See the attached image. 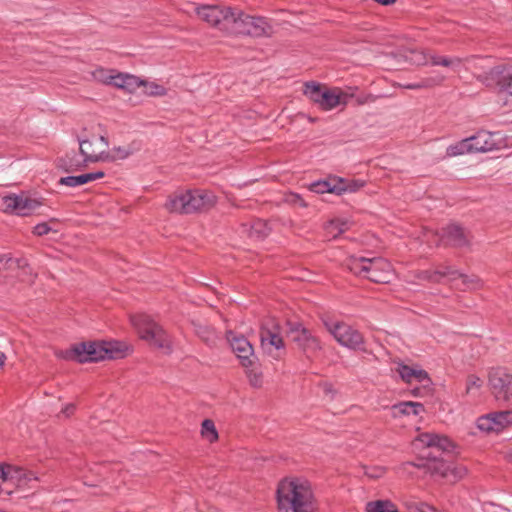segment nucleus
<instances>
[{
	"mask_svg": "<svg viewBox=\"0 0 512 512\" xmlns=\"http://www.w3.org/2000/svg\"><path fill=\"white\" fill-rule=\"evenodd\" d=\"M216 204V196L207 190H179L168 196L165 208L171 213L191 214L208 210Z\"/></svg>",
	"mask_w": 512,
	"mask_h": 512,
	"instance_id": "2",
	"label": "nucleus"
},
{
	"mask_svg": "<svg viewBox=\"0 0 512 512\" xmlns=\"http://www.w3.org/2000/svg\"><path fill=\"white\" fill-rule=\"evenodd\" d=\"M285 200L287 203L294 205V206H299V207H303V208H306L308 206V204L302 198V196L297 193H289L286 196Z\"/></svg>",
	"mask_w": 512,
	"mask_h": 512,
	"instance_id": "50",
	"label": "nucleus"
},
{
	"mask_svg": "<svg viewBox=\"0 0 512 512\" xmlns=\"http://www.w3.org/2000/svg\"><path fill=\"white\" fill-rule=\"evenodd\" d=\"M102 177H104V172L102 171L86 173L78 176H66L60 178L59 184L69 187H77L95 181Z\"/></svg>",
	"mask_w": 512,
	"mask_h": 512,
	"instance_id": "26",
	"label": "nucleus"
},
{
	"mask_svg": "<svg viewBox=\"0 0 512 512\" xmlns=\"http://www.w3.org/2000/svg\"><path fill=\"white\" fill-rule=\"evenodd\" d=\"M108 79L109 85L129 93L135 92L139 87L144 85V81L134 75L126 73H116L114 77H109Z\"/></svg>",
	"mask_w": 512,
	"mask_h": 512,
	"instance_id": "24",
	"label": "nucleus"
},
{
	"mask_svg": "<svg viewBox=\"0 0 512 512\" xmlns=\"http://www.w3.org/2000/svg\"><path fill=\"white\" fill-rule=\"evenodd\" d=\"M417 441L426 447L437 448L440 451L449 452L454 448L453 442L444 435L425 432L417 437Z\"/></svg>",
	"mask_w": 512,
	"mask_h": 512,
	"instance_id": "23",
	"label": "nucleus"
},
{
	"mask_svg": "<svg viewBox=\"0 0 512 512\" xmlns=\"http://www.w3.org/2000/svg\"><path fill=\"white\" fill-rule=\"evenodd\" d=\"M392 410H393V413L395 416H398V415L418 416L422 412H424V406H423V404H421L419 402L406 401V402H400L398 404L393 405Z\"/></svg>",
	"mask_w": 512,
	"mask_h": 512,
	"instance_id": "29",
	"label": "nucleus"
},
{
	"mask_svg": "<svg viewBox=\"0 0 512 512\" xmlns=\"http://www.w3.org/2000/svg\"><path fill=\"white\" fill-rule=\"evenodd\" d=\"M338 186L344 188L343 190V193L345 192H356L359 188L363 187L364 183L361 182H357V181H352V182H348L347 180L343 179V178H338Z\"/></svg>",
	"mask_w": 512,
	"mask_h": 512,
	"instance_id": "45",
	"label": "nucleus"
},
{
	"mask_svg": "<svg viewBox=\"0 0 512 512\" xmlns=\"http://www.w3.org/2000/svg\"><path fill=\"white\" fill-rule=\"evenodd\" d=\"M370 258L350 256L346 260V267L355 275L365 278Z\"/></svg>",
	"mask_w": 512,
	"mask_h": 512,
	"instance_id": "30",
	"label": "nucleus"
},
{
	"mask_svg": "<svg viewBox=\"0 0 512 512\" xmlns=\"http://www.w3.org/2000/svg\"><path fill=\"white\" fill-rule=\"evenodd\" d=\"M365 475L372 479H377L385 474L383 467H365Z\"/></svg>",
	"mask_w": 512,
	"mask_h": 512,
	"instance_id": "51",
	"label": "nucleus"
},
{
	"mask_svg": "<svg viewBox=\"0 0 512 512\" xmlns=\"http://www.w3.org/2000/svg\"><path fill=\"white\" fill-rule=\"evenodd\" d=\"M278 512H315L317 500L312 484L305 478L287 477L277 486Z\"/></svg>",
	"mask_w": 512,
	"mask_h": 512,
	"instance_id": "1",
	"label": "nucleus"
},
{
	"mask_svg": "<svg viewBox=\"0 0 512 512\" xmlns=\"http://www.w3.org/2000/svg\"><path fill=\"white\" fill-rule=\"evenodd\" d=\"M325 326L340 345L355 350L362 349L364 338L351 325L344 322H325Z\"/></svg>",
	"mask_w": 512,
	"mask_h": 512,
	"instance_id": "11",
	"label": "nucleus"
},
{
	"mask_svg": "<svg viewBox=\"0 0 512 512\" xmlns=\"http://www.w3.org/2000/svg\"><path fill=\"white\" fill-rule=\"evenodd\" d=\"M408 512H439L433 506L418 500H408L405 502Z\"/></svg>",
	"mask_w": 512,
	"mask_h": 512,
	"instance_id": "39",
	"label": "nucleus"
},
{
	"mask_svg": "<svg viewBox=\"0 0 512 512\" xmlns=\"http://www.w3.org/2000/svg\"><path fill=\"white\" fill-rule=\"evenodd\" d=\"M38 477L34 472L20 467L0 465V491L10 494L9 486L15 483L19 488H34Z\"/></svg>",
	"mask_w": 512,
	"mask_h": 512,
	"instance_id": "8",
	"label": "nucleus"
},
{
	"mask_svg": "<svg viewBox=\"0 0 512 512\" xmlns=\"http://www.w3.org/2000/svg\"><path fill=\"white\" fill-rule=\"evenodd\" d=\"M444 80L445 77L443 75L437 74L435 76L424 78L418 82L405 84L403 85V88L410 90L429 89L441 85Z\"/></svg>",
	"mask_w": 512,
	"mask_h": 512,
	"instance_id": "32",
	"label": "nucleus"
},
{
	"mask_svg": "<svg viewBox=\"0 0 512 512\" xmlns=\"http://www.w3.org/2000/svg\"><path fill=\"white\" fill-rule=\"evenodd\" d=\"M433 270L438 283H442L444 278H447L448 281L453 282L457 280V276L460 275V272L454 266L448 264H440Z\"/></svg>",
	"mask_w": 512,
	"mask_h": 512,
	"instance_id": "34",
	"label": "nucleus"
},
{
	"mask_svg": "<svg viewBox=\"0 0 512 512\" xmlns=\"http://www.w3.org/2000/svg\"><path fill=\"white\" fill-rule=\"evenodd\" d=\"M6 355L3 352H0V367H2L5 363Z\"/></svg>",
	"mask_w": 512,
	"mask_h": 512,
	"instance_id": "59",
	"label": "nucleus"
},
{
	"mask_svg": "<svg viewBox=\"0 0 512 512\" xmlns=\"http://www.w3.org/2000/svg\"><path fill=\"white\" fill-rule=\"evenodd\" d=\"M488 383L498 402L512 406V374L506 368H491Z\"/></svg>",
	"mask_w": 512,
	"mask_h": 512,
	"instance_id": "7",
	"label": "nucleus"
},
{
	"mask_svg": "<svg viewBox=\"0 0 512 512\" xmlns=\"http://www.w3.org/2000/svg\"><path fill=\"white\" fill-rule=\"evenodd\" d=\"M291 340L304 355L310 359L322 350L321 341L302 324L295 323L290 327Z\"/></svg>",
	"mask_w": 512,
	"mask_h": 512,
	"instance_id": "12",
	"label": "nucleus"
},
{
	"mask_svg": "<svg viewBox=\"0 0 512 512\" xmlns=\"http://www.w3.org/2000/svg\"><path fill=\"white\" fill-rule=\"evenodd\" d=\"M365 278L375 283H390L393 278L392 265L381 257L370 258Z\"/></svg>",
	"mask_w": 512,
	"mask_h": 512,
	"instance_id": "17",
	"label": "nucleus"
},
{
	"mask_svg": "<svg viewBox=\"0 0 512 512\" xmlns=\"http://www.w3.org/2000/svg\"><path fill=\"white\" fill-rule=\"evenodd\" d=\"M325 89H326L325 85H321L317 82L310 81V82L305 83L303 93L312 102H314L315 104H317L320 107V104L322 102V94H323V91H325Z\"/></svg>",
	"mask_w": 512,
	"mask_h": 512,
	"instance_id": "33",
	"label": "nucleus"
},
{
	"mask_svg": "<svg viewBox=\"0 0 512 512\" xmlns=\"http://www.w3.org/2000/svg\"><path fill=\"white\" fill-rule=\"evenodd\" d=\"M88 163L89 162H86L84 157L80 159L75 152L68 153L59 160V166L66 172L82 170Z\"/></svg>",
	"mask_w": 512,
	"mask_h": 512,
	"instance_id": "28",
	"label": "nucleus"
},
{
	"mask_svg": "<svg viewBox=\"0 0 512 512\" xmlns=\"http://www.w3.org/2000/svg\"><path fill=\"white\" fill-rule=\"evenodd\" d=\"M472 153H486L499 150L503 147V139L498 132L480 130L475 135L468 137Z\"/></svg>",
	"mask_w": 512,
	"mask_h": 512,
	"instance_id": "16",
	"label": "nucleus"
},
{
	"mask_svg": "<svg viewBox=\"0 0 512 512\" xmlns=\"http://www.w3.org/2000/svg\"><path fill=\"white\" fill-rule=\"evenodd\" d=\"M464 154H473L469 138L462 139L454 144H451L446 149V157H456Z\"/></svg>",
	"mask_w": 512,
	"mask_h": 512,
	"instance_id": "36",
	"label": "nucleus"
},
{
	"mask_svg": "<svg viewBox=\"0 0 512 512\" xmlns=\"http://www.w3.org/2000/svg\"><path fill=\"white\" fill-rule=\"evenodd\" d=\"M227 340L229 341L233 352L240 360L242 366H250L252 364L251 361H254V358H257L254 354L252 345L245 337L236 335L229 331L227 333Z\"/></svg>",
	"mask_w": 512,
	"mask_h": 512,
	"instance_id": "18",
	"label": "nucleus"
},
{
	"mask_svg": "<svg viewBox=\"0 0 512 512\" xmlns=\"http://www.w3.org/2000/svg\"><path fill=\"white\" fill-rule=\"evenodd\" d=\"M483 381L476 375H469L466 380V392L470 393L472 390H479Z\"/></svg>",
	"mask_w": 512,
	"mask_h": 512,
	"instance_id": "49",
	"label": "nucleus"
},
{
	"mask_svg": "<svg viewBox=\"0 0 512 512\" xmlns=\"http://www.w3.org/2000/svg\"><path fill=\"white\" fill-rule=\"evenodd\" d=\"M115 74H113V71H109V70H105V69H98L95 71L94 73V77L105 83V84H108L109 85V79H106V78H109V77H114Z\"/></svg>",
	"mask_w": 512,
	"mask_h": 512,
	"instance_id": "52",
	"label": "nucleus"
},
{
	"mask_svg": "<svg viewBox=\"0 0 512 512\" xmlns=\"http://www.w3.org/2000/svg\"><path fill=\"white\" fill-rule=\"evenodd\" d=\"M415 62L418 65H426L430 63L433 66H443L450 68L452 71H458L462 65V59L459 57H448L431 54L430 52L417 53Z\"/></svg>",
	"mask_w": 512,
	"mask_h": 512,
	"instance_id": "19",
	"label": "nucleus"
},
{
	"mask_svg": "<svg viewBox=\"0 0 512 512\" xmlns=\"http://www.w3.org/2000/svg\"><path fill=\"white\" fill-rule=\"evenodd\" d=\"M403 466L406 468V467H409V466L415 467L416 465L413 462H407Z\"/></svg>",
	"mask_w": 512,
	"mask_h": 512,
	"instance_id": "60",
	"label": "nucleus"
},
{
	"mask_svg": "<svg viewBox=\"0 0 512 512\" xmlns=\"http://www.w3.org/2000/svg\"><path fill=\"white\" fill-rule=\"evenodd\" d=\"M415 278L420 281H428L431 283H438L433 269L421 270L415 273Z\"/></svg>",
	"mask_w": 512,
	"mask_h": 512,
	"instance_id": "47",
	"label": "nucleus"
},
{
	"mask_svg": "<svg viewBox=\"0 0 512 512\" xmlns=\"http://www.w3.org/2000/svg\"><path fill=\"white\" fill-rule=\"evenodd\" d=\"M201 434L210 443L215 442L218 439V433L215 424L210 419H205L201 425Z\"/></svg>",
	"mask_w": 512,
	"mask_h": 512,
	"instance_id": "37",
	"label": "nucleus"
},
{
	"mask_svg": "<svg viewBox=\"0 0 512 512\" xmlns=\"http://www.w3.org/2000/svg\"><path fill=\"white\" fill-rule=\"evenodd\" d=\"M198 333L206 342L210 341L213 337V332L208 328H203V333L201 331H198Z\"/></svg>",
	"mask_w": 512,
	"mask_h": 512,
	"instance_id": "55",
	"label": "nucleus"
},
{
	"mask_svg": "<svg viewBox=\"0 0 512 512\" xmlns=\"http://www.w3.org/2000/svg\"><path fill=\"white\" fill-rule=\"evenodd\" d=\"M131 323L141 339L150 346L162 350L165 354L172 352V340L167 332L147 314L131 316Z\"/></svg>",
	"mask_w": 512,
	"mask_h": 512,
	"instance_id": "3",
	"label": "nucleus"
},
{
	"mask_svg": "<svg viewBox=\"0 0 512 512\" xmlns=\"http://www.w3.org/2000/svg\"><path fill=\"white\" fill-rule=\"evenodd\" d=\"M261 345L264 349L269 350L275 348L276 350L284 348V342L280 335L279 326L272 324L271 326L263 325L260 330Z\"/></svg>",
	"mask_w": 512,
	"mask_h": 512,
	"instance_id": "21",
	"label": "nucleus"
},
{
	"mask_svg": "<svg viewBox=\"0 0 512 512\" xmlns=\"http://www.w3.org/2000/svg\"><path fill=\"white\" fill-rule=\"evenodd\" d=\"M41 205L42 203L37 199L30 198L24 194L7 195L1 199V207L5 212L19 216H28Z\"/></svg>",
	"mask_w": 512,
	"mask_h": 512,
	"instance_id": "14",
	"label": "nucleus"
},
{
	"mask_svg": "<svg viewBox=\"0 0 512 512\" xmlns=\"http://www.w3.org/2000/svg\"><path fill=\"white\" fill-rule=\"evenodd\" d=\"M75 410V406L73 404H69L65 407V409L62 411L66 416L71 415Z\"/></svg>",
	"mask_w": 512,
	"mask_h": 512,
	"instance_id": "58",
	"label": "nucleus"
},
{
	"mask_svg": "<svg viewBox=\"0 0 512 512\" xmlns=\"http://www.w3.org/2000/svg\"><path fill=\"white\" fill-rule=\"evenodd\" d=\"M89 348L91 362L123 358L129 350L127 344L119 341H91Z\"/></svg>",
	"mask_w": 512,
	"mask_h": 512,
	"instance_id": "13",
	"label": "nucleus"
},
{
	"mask_svg": "<svg viewBox=\"0 0 512 512\" xmlns=\"http://www.w3.org/2000/svg\"><path fill=\"white\" fill-rule=\"evenodd\" d=\"M476 79L489 88H499L512 97V64L502 62L488 71L480 73Z\"/></svg>",
	"mask_w": 512,
	"mask_h": 512,
	"instance_id": "6",
	"label": "nucleus"
},
{
	"mask_svg": "<svg viewBox=\"0 0 512 512\" xmlns=\"http://www.w3.org/2000/svg\"><path fill=\"white\" fill-rule=\"evenodd\" d=\"M375 99H376V97L374 95L368 94L366 96L358 97L357 98V102H358V104L362 105V104H365V103L374 102Z\"/></svg>",
	"mask_w": 512,
	"mask_h": 512,
	"instance_id": "54",
	"label": "nucleus"
},
{
	"mask_svg": "<svg viewBox=\"0 0 512 512\" xmlns=\"http://www.w3.org/2000/svg\"><path fill=\"white\" fill-rule=\"evenodd\" d=\"M89 350V342H82L73 345L70 349L58 350L55 354L60 359L87 363L91 362Z\"/></svg>",
	"mask_w": 512,
	"mask_h": 512,
	"instance_id": "22",
	"label": "nucleus"
},
{
	"mask_svg": "<svg viewBox=\"0 0 512 512\" xmlns=\"http://www.w3.org/2000/svg\"><path fill=\"white\" fill-rule=\"evenodd\" d=\"M366 512H399L397 506L390 500L369 501L365 505Z\"/></svg>",
	"mask_w": 512,
	"mask_h": 512,
	"instance_id": "35",
	"label": "nucleus"
},
{
	"mask_svg": "<svg viewBox=\"0 0 512 512\" xmlns=\"http://www.w3.org/2000/svg\"><path fill=\"white\" fill-rule=\"evenodd\" d=\"M236 11L237 9L220 4H205L195 8V12L201 20L227 33H230L235 25Z\"/></svg>",
	"mask_w": 512,
	"mask_h": 512,
	"instance_id": "4",
	"label": "nucleus"
},
{
	"mask_svg": "<svg viewBox=\"0 0 512 512\" xmlns=\"http://www.w3.org/2000/svg\"><path fill=\"white\" fill-rule=\"evenodd\" d=\"M328 234L332 235L334 238L338 235L344 233L348 229V222L335 219L331 220L325 227Z\"/></svg>",
	"mask_w": 512,
	"mask_h": 512,
	"instance_id": "38",
	"label": "nucleus"
},
{
	"mask_svg": "<svg viewBox=\"0 0 512 512\" xmlns=\"http://www.w3.org/2000/svg\"><path fill=\"white\" fill-rule=\"evenodd\" d=\"M396 371L401 379L406 383H412L413 381L422 383L429 380L428 373L426 371L422 369H414L404 364H399Z\"/></svg>",
	"mask_w": 512,
	"mask_h": 512,
	"instance_id": "25",
	"label": "nucleus"
},
{
	"mask_svg": "<svg viewBox=\"0 0 512 512\" xmlns=\"http://www.w3.org/2000/svg\"><path fill=\"white\" fill-rule=\"evenodd\" d=\"M449 466H450L449 462H446L443 460H438V461H434L433 463H431V465L429 466V469L431 470V473L433 475L440 476L447 480Z\"/></svg>",
	"mask_w": 512,
	"mask_h": 512,
	"instance_id": "40",
	"label": "nucleus"
},
{
	"mask_svg": "<svg viewBox=\"0 0 512 512\" xmlns=\"http://www.w3.org/2000/svg\"><path fill=\"white\" fill-rule=\"evenodd\" d=\"M146 87V90L145 92L148 94V95H151V96H162L166 93V90L163 86L161 85H158L156 83H145L144 82V85Z\"/></svg>",
	"mask_w": 512,
	"mask_h": 512,
	"instance_id": "48",
	"label": "nucleus"
},
{
	"mask_svg": "<svg viewBox=\"0 0 512 512\" xmlns=\"http://www.w3.org/2000/svg\"><path fill=\"white\" fill-rule=\"evenodd\" d=\"M267 224L261 220L256 221L251 227V234L258 238L265 237L268 234Z\"/></svg>",
	"mask_w": 512,
	"mask_h": 512,
	"instance_id": "46",
	"label": "nucleus"
},
{
	"mask_svg": "<svg viewBox=\"0 0 512 512\" xmlns=\"http://www.w3.org/2000/svg\"><path fill=\"white\" fill-rule=\"evenodd\" d=\"M132 154V151L127 147H114L111 151H109V156H112V160L110 162H114L116 160H123L129 157Z\"/></svg>",
	"mask_w": 512,
	"mask_h": 512,
	"instance_id": "43",
	"label": "nucleus"
},
{
	"mask_svg": "<svg viewBox=\"0 0 512 512\" xmlns=\"http://www.w3.org/2000/svg\"><path fill=\"white\" fill-rule=\"evenodd\" d=\"M251 362L252 364L250 366H243L245 368L246 376L252 387L260 388L263 384V373L260 368V364L258 363L257 358H254V361Z\"/></svg>",
	"mask_w": 512,
	"mask_h": 512,
	"instance_id": "31",
	"label": "nucleus"
},
{
	"mask_svg": "<svg viewBox=\"0 0 512 512\" xmlns=\"http://www.w3.org/2000/svg\"><path fill=\"white\" fill-rule=\"evenodd\" d=\"M457 279H461L463 289H478L481 287V281L475 275H466L460 272Z\"/></svg>",
	"mask_w": 512,
	"mask_h": 512,
	"instance_id": "42",
	"label": "nucleus"
},
{
	"mask_svg": "<svg viewBox=\"0 0 512 512\" xmlns=\"http://www.w3.org/2000/svg\"><path fill=\"white\" fill-rule=\"evenodd\" d=\"M325 394H334L333 385L329 382H323L320 384Z\"/></svg>",
	"mask_w": 512,
	"mask_h": 512,
	"instance_id": "56",
	"label": "nucleus"
},
{
	"mask_svg": "<svg viewBox=\"0 0 512 512\" xmlns=\"http://www.w3.org/2000/svg\"><path fill=\"white\" fill-rule=\"evenodd\" d=\"M338 178H329L328 180L316 181L310 184L309 189L312 192L323 194L333 193L336 195H342L344 188L338 186Z\"/></svg>",
	"mask_w": 512,
	"mask_h": 512,
	"instance_id": "27",
	"label": "nucleus"
},
{
	"mask_svg": "<svg viewBox=\"0 0 512 512\" xmlns=\"http://www.w3.org/2000/svg\"><path fill=\"white\" fill-rule=\"evenodd\" d=\"M235 18V25L230 33L252 37H262L271 33L272 28L263 17L250 16L237 9Z\"/></svg>",
	"mask_w": 512,
	"mask_h": 512,
	"instance_id": "9",
	"label": "nucleus"
},
{
	"mask_svg": "<svg viewBox=\"0 0 512 512\" xmlns=\"http://www.w3.org/2000/svg\"><path fill=\"white\" fill-rule=\"evenodd\" d=\"M51 227L43 222V223H39L37 224L34 229H33V233L37 236H44V235H47L50 231H51Z\"/></svg>",
	"mask_w": 512,
	"mask_h": 512,
	"instance_id": "53",
	"label": "nucleus"
},
{
	"mask_svg": "<svg viewBox=\"0 0 512 512\" xmlns=\"http://www.w3.org/2000/svg\"><path fill=\"white\" fill-rule=\"evenodd\" d=\"M79 150L86 162H109L113 158L109 156L108 139L103 135H92L87 139H79Z\"/></svg>",
	"mask_w": 512,
	"mask_h": 512,
	"instance_id": "10",
	"label": "nucleus"
},
{
	"mask_svg": "<svg viewBox=\"0 0 512 512\" xmlns=\"http://www.w3.org/2000/svg\"><path fill=\"white\" fill-rule=\"evenodd\" d=\"M6 260H9V263L7 264L9 268L17 267L19 269H22L26 273H31V269L25 258H11L6 255Z\"/></svg>",
	"mask_w": 512,
	"mask_h": 512,
	"instance_id": "44",
	"label": "nucleus"
},
{
	"mask_svg": "<svg viewBox=\"0 0 512 512\" xmlns=\"http://www.w3.org/2000/svg\"><path fill=\"white\" fill-rule=\"evenodd\" d=\"M424 240L429 246H439L441 243L453 247H465L470 244V234L461 225L451 223L441 230V233L431 229L424 232Z\"/></svg>",
	"mask_w": 512,
	"mask_h": 512,
	"instance_id": "5",
	"label": "nucleus"
},
{
	"mask_svg": "<svg viewBox=\"0 0 512 512\" xmlns=\"http://www.w3.org/2000/svg\"><path fill=\"white\" fill-rule=\"evenodd\" d=\"M349 97L350 96L341 88L326 87L325 91H323L322 102L319 108L324 111H329L336 108L337 106L346 105Z\"/></svg>",
	"mask_w": 512,
	"mask_h": 512,
	"instance_id": "20",
	"label": "nucleus"
},
{
	"mask_svg": "<svg viewBox=\"0 0 512 512\" xmlns=\"http://www.w3.org/2000/svg\"><path fill=\"white\" fill-rule=\"evenodd\" d=\"M477 427L486 433H499L512 425V409L491 412L477 419Z\"/></svg>",
	"mask_w": 512,
	"mask_h": 512,
	"instance_id": "15",
	"label": "nucleus"
},
{
	"mask_svg": "<svg viewBox=\"0 0 512 512\" xmlns=\"http://www.w3.org/2000/svg\"><path fill=\"white\" fill-rule=\"evenodd\" d=\"M467 473V469L462 465L450 463L447 481L456 482L462 479Z\"/></svg>",
	"mask_w": 512,
	"mask_h": 512,
	"instance_id": "41",
	"label": "nucleus"
},
{
	"mask_svg": "<svg viewBox=\"0 0 512 512\" xmlns=\"http://www.w3.org/2000/svg\"><path fill=\"white\" fill-rule=\"evenodd\" d=\"M9 263V260H6V255L0 254V272L5 269L7 264Z\"/></svg>",
	"mask_w": 512,
	"mask_h": 512,
	"instance_id": "57",
	"label": "nucleus"
}]
</instances>
